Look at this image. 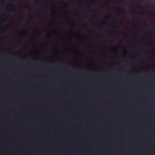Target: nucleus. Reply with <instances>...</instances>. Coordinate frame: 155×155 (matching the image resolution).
<instances>
[{"mask_svg": "<svg viewBox=\"0 0 155 155\" xmlns=\"http://www.w3.org/2000/svg\"><path fill=\"white\" fill-rule=\"evenodd\" d=\"M77 28H78V27L77 26H74V29H75V30H77Z\"/></svg>", "mask_w": 155, "mask_h": 155, "instance_id": "obj_5", "label": "nucleus"}, {"mask_svg": "<svg viewBox=\"0 0 155 155\" xmlns=\"http://www.w3.org/2000/svg\"><path fill=\"white\" fill-rule=\"evenodd\" d=\"M31 61V59H28V61L29 62H30Z\"/></svg>", "mask_w": 155, "mask_h": 155, "instance_id": "obj_8", "label": "nucleus"}, {"mask_svg": "<svg viewBox=\"0 0 155 155\" xmlns=\"http://www.w3.org/2000/svg\"><path fill=\"white\" fill-rule=\"evenodd\" d=\"M11 18V17L10 16H6L5 18H4V20L5 21H7V20H8L9 19Z\"/></svg>", "mask_w": 155, "mask_h": 155, "instance_id": "obj_1", "label": "nucleus"}, {"mask_svg": "<svg viewBox=\"0 0 155 155\" xmlns=\"http://www.w3.org/2000/svg\"><path fill=\"white\" fill-rule=\"evenodd\" d=\"M119 8H112L111 9V10L112 11H115L117 9H119Z\"/></svg>", "mask_w": 155, "mask_h": 155, "instance_id": "obj_2", "label": "nucleus"}, {"mask_svg": "<svg viewBox=\"0 0 155 155\" xmlns=\"http://www.w3.org/2000/svg\"><path fill=\"white\" fill-rule=\"evenodd\" d=\"M85 19L86 21H89L90 20V18L88 16H86L85 18Z\"/></svg>", "mask_w": 155, "mask_h": 155, "instance_id": "obj_3", "label": "nucleus"}, {"mask_svg": "<svg viewBox=\"0 0 155 155\" xmlns=\"http://www.w3.org/2000/svg\"><path fill=\"white\" fill-rule=\"evenodd\" d=\"M141 12V13H142L143 12V11H141V12Z\"/></svg>", "mask_w": 155, "mask_h": 155, "instance_id": "obj_13", "label": "nucleus"}, {"mask_svg": "<svg viewBox=\"0 0 155 155\" xmlns=\"http://www.w3.org/2000/svg\"><path fill=\"white\" fill-rule=\"evenodd\" d=\"M0 24H1V25H2V23H0Z\"/></svg>", "mask_w": 155, "mask_h": 155, "instance_id": "obj_14", "label": "nucleus"}, {"mask_svg": "<svg viewBox=\"0 0 155 155\" xmlns=\"http://www.w3.org/2000/svg\"><path fill=\"white\" fill-rule=\"evenodd\" d=\"M63 5H66V6H67L68 5L67 4H65V3H64L63 4Z\"/></svg>", "mask_w": 155, "mask_h": 155, "instance_id": "obj_9", "label": "nucleus"}, {"mask_svg": "<svg viewBox=\"0 0 155 155\" xmlns=\"http://www.w3.org/2000/svg\"><path fill=\"white\" fill-rule=\"evenodd\" d=\"M23 27H24V26H22L21 27H22V28H23Z\"/></svg>", "mask_w": 155, "mask_h": 155, "instance_id": "obj_15", "label": "nucleus"}, {"mask_svg": "<svg viewBox=\"0 0 155 155\" xmlns=\"http://www.w3.org/2000/svg\"><path fill=\"white\" fill-rule=\"evenodd\" d=\"M50 36V35H47V37H49Z\"/></svg>", "mask_w": 155, "mask_h": 155, "instance_id": "obj_10", "label": "nucleus"}, {"mask_svg": "<svg viewBox=\"0 0 155 155\" xmlns=\"http://www.w3.org/2000/svg\"><path fill=\"white\" fill-rule=\"evenodd\" d=\"M132 13H131L130 14V15L131 16H132Z\"/></svg>", "mask_w": 155, "mask_h": 155, "instance_id": "obj_11", "label": "nucleus"}, {"mask_svg": "<svg viewBox=\"0 0 155 155\" xmlns=\"http://www.w3.org/2000/svg\"><path fill=\"white\" fill-rule=\"evenodd\" d=\"M145 27L146 28H151V26H146Z\"/></svg>", "mask_w": 155, "mask_h": 155, "instance_id": "obj_7", "label": "nucleus"}, {"mask_svg": "<svg viewBox=\"0 0 155 155\" xmlns=\"http://www.w3.org/2000/svg\"><path fill=\"white\" fill-rule=\"evenodd\" d=\"M135 76H136V77H139V76H138V75H136Z\"/></svg>", "mask_w": 155, "mask_h": 155, "instance_id": "obj_12", "label": "nucleus"}, {"mask_svg": "<svg viewBox=\"0 0 155 155\" xmlns=\"http://www.w3.org/2000/svg\"><path fill=\"white\" fill-rule=\"evenodd\" d=\"M14 11V9L13 8H12L10 11V12H13Z\"/></svg>", "mask_w": 155, "mask_h": 155, "instance_id": "obj_6", "label": "nucleus"}, {"mask_svg": "<svg viewBox=\"0 0 155 155\" xmlns=\"http://www.w3.org/2000/svg\"><path fill=\"white\" fill-rule=\"evenodd\" d=\"M134 54L135 55H138L139 54V53L138 52H135L134 53Z\"/></svg>", "mask_w": 155, "mask_h": 155, "instance_id": "obj_4", "label": "nucleus"}]
</instances>
